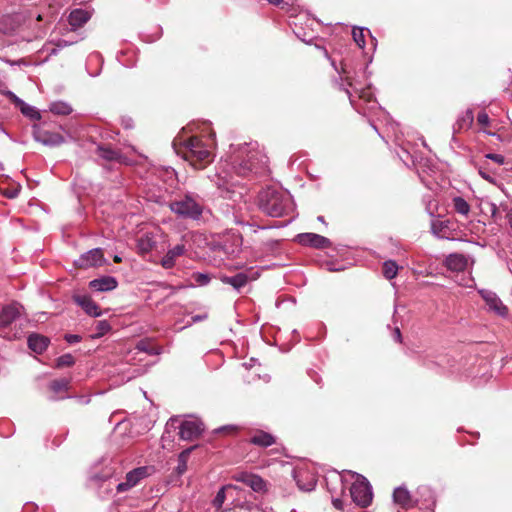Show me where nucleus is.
<instances>
[{
	"label": "nucleus",
	"instance_id": "28",
	"mask_svg": "<svg viewBox=\"0 0 512 512\" xmlns=\"http://www.w3.org/2000/svg\"><path fill=\"white\" fill-rule=\"evenodd\" d=\"M453 207L458 214L463 215L465 217H467L470 212L469 203L463 197L460 196L453 198Z\"/></svg>",
	"mask_w": 512,
	"mask_h": 512
},
{
	"label": "nucleus",
	"instance_id": "51",
	"mask_svg": "<svg viewBox=\"0 0 512 512\" xmlns=\"http://www.w3.org/2000/svg\"><path fill=\"white\" fill-rule=\"evenodd\" d=\"M233 240H234V242H235L237 245H241V244H242V238H241V236H239V235L234 236V237H233Z\"/></svg>",
	"mask_w": 512,
	"mask_h": 512
},
{
	"label": "nucleus",
	"instance_id": "45",
	"mask_svg": "<svg viewBox=\"0 0 512 512\" xmlns=\"http://www.w3.org/2000/svg\"><path fill=\"white\" fill-rule=\"evenodd\" d=\"M224 500V490H220L217 495H216V498H215V501L219 504H221Z\"/></svg>",
	"mask_w": 512,
	"mask_h": 512
},
{
	"label": "nucleus",
	"instance_id": "36",
	"mask_svg": "<svg viewBox=\"0 0 512 512\" xmlns=\"http://www.w3.org/2000/svg\"><path fill=\"white\" fill-rule=\"evenodd\" d=\"M192 279L194 280L195 284L199 285V286L208 285L211 280V278L208 274L200 273V272L193 273Z\"/></svg>",
	"mask_w": 512,
	"mask_h": 512
},
{
	"label": "nucleus",
	"instance_id": "39",
	"mask_svg": "<svg viewBox=\"0 0 512 512\" xmlns=\"http://www.w3.org/2000/svg\"><path fill=\"white\" fill-rule=\"evenodd\" d=\"M75 360L71 354H64L57 359L58 367H69L74 364Z\"/></svg>",
	"mask_w": 512,
	"mask_h": 512
},
{
	"label": "nucleus",
	"instance_id": "57",
	"mask_svg": "<svg viewBox=\"0 0 512 512\" xmlns=\"http://www.w3.org/2000/svg\"><path fill=\"white\" fill-rule=\"evenodd\" d=\"M345 79H346V81L348 82V85H349V86H352V83L348 80V77H346Z\"/></svg>",
	"mask_w": 512,
	"mask_h": 512
},
{
	"label": "nucleus",
	"instance_id": "22",
	"mask_svg": "<svg viewBox=\"0 0 512 512\" xmlns=\"http://www.w3.org/2000/svg\"><path fill=\"white\" fill-rule=\"evenodd\" d=\"M393 500L402 508L408 509L414 506V501L409 491L404 487H397L393 492Z\"/></svg>",
	"mask_w": 512,
	"mask_h": 512
},
{
	"label": "nucleus",
	"instance_id": "6",
	"mask_svg": "<svg viewBox=\"0 0 512 512\" xmlns=\"http://www.w3.org/2000/svg\"><path fill=\"white\" fill-rule=\"evenodd\" d=\"M148 470V467H138L128 472L126 474L125 481L120 482L117 485V492L122 493L135 487L140 480L146 478L149 475Z\"/></svg>",
	"mask_w": 512,
	"mask_h": 512
},
{
	"label": "nucleus",
	"instance_id": "25",
	"mask_svg": "<svg viewBox=\"0 0 512 512\" xmlns=\"http://www.w3.org/2000/svg\"><path fill=\"white\" fill-rule=\"evenodd\" d=\"M97 152H98V155L102 159H105L107 161H117V162L122 161V155L118 151H116L110 147L99 146L97 148Z\"/></svg>",
	"mask_w": 512,
	"mask_h": 512
},
{
	"label": "nucleus",
	"instance_id": "1",
	"mask_svg": "<svg viewBox=\"0 0 512 512\" xmlns=\"http://www.w3.org/2000/svg\"><path fill=\"white\" fill-rule=\"evenodd\" d=\"M214 133L204 140L203 137L191 136L188 139L177 137L173 146L178 155L197 169H203L213 160L212 149L214 146Z\"/></svg>",
	"mask_w": 512,
	"mask_h": 512
},
{
	"label": "nucleus",
	"instance_id": "56",
	"mask_svg": "<svg viewBox=\"0 0 512 512\" xmlns=\"http://www.w3.org/2000/svg\"><path fill=\"white\" fill-rule=\"evenodd\" d=\"M317 219H318L320 222H323V223L325 222V221H324V217H323V216H318V218H317Z\"/></svg>",
	"mask_w": 512,
	"mask_h": 512
},
{
	"label": "nucleus",
	"instance_id": "42",
	"mask_svg": "<svg viewBox=\"0 0 512 512\" xmlns=\"http://www.w3.org/2000/svg\"><path fill=\"white\" fill-rule=\"evenodd\" d=\"M5 95H7L9 99L12 100V102L15 103L18 107H20L24 102L11 91H7Z\"/></svg>",
	"mask_w": 512,
	"mask_h": 512
},
{
	"label": "nucleus",
	"instance_id": "48",
	"mask_svg": "<svg viewBox=\"0 0 512 512\" xmlns=\"http://www.w3.org/2000/svg\"><path fill=\"white\" fill-rule=\"evenodd\" d=\"M490 211H491L492 217L496 218V215H497V212H498V207L496 206V204H494V203L490 204Z\"/></svg>",
	"mask_w": 512,
	"mask_h": 512
},
{
	"label": "nucleus",
	"instance_id": "32",
	"mask_svg": "<svg viewBox=\"0 0 512 512\" xmlns=\"http://www.w3.org/2000/svg\"><path fill=\"white\" fill-rule=\"evenodd\" d=\"M69 380L67 379H59V380H54L50 383V389L58 394V393H61L63 391H67L68 388H69Z\"/></svg>",
	"mask_w": 512,
	"mask_h": 512
},
{
	"label": "nucleus",
	"instance_id": "13",
	"mask_svg": "<svg viewBox=\"0 0 512 512\" xmlns=\"http://www.w3.org/2000/svg\"><path fill=\"white\" fill-rule=\"evenodd\" d=\"M22 306L18 303H11L4 306L0 311V328L8 327L16 320L21 313Z\"/></svg>",
	"mask_w": 512,
	"mask_h": 512
},
{
	"label": "nucleus",
	"instance_id": "33",
	"mask_svg": "<svg viewBox=\"0 0 512 512\" xmlns=\"http://www.w3.org/2000/svg\"><path fill=\"white\" fill-rule=\"evenodd\" d=\"M19 108L25 116H28L32 120H39L41 118L39 111L25 102H23Z\"/></svg>",
	"mask_w": 512,
	"mask_h": 512
},
{
	"label": "nucleus",
	"instance_id": "24",
	"mask_svg": "<svg viewBox=\"0 0 512 512\" xmlns=\"http://www.w3.org/2000/svg\"><path fill=\"white\" fill-rule=\"evenodd\" d=\"M250 443L260 447H269L275 443V437L268 432L257 430L251 435Z\"/></svg>",
	"mask_w": 512,
	"mask_h": 512
},
{
	"label": "nucleus",
	"instance_id": "8",
	"mask_svg": "<svg viewBox=\"0 0 512 512\" xmlns=\"http://www.w3.org/2000/svg\"><path fill=\"white\" fill-rule=\"evenodd\" d=\"M33 137L37 142L47 146H58L64 142L61 134L45 130L39 125L33 126Z\"/></svg>",
	"mask_w": 512,
	"mask_h": 512
},
{
	"label": "nucleus",
	"instance_id": "37",
	"mask_svg": "<svg viewBox=\"0 0 512 512\" xmlns=\"http://www.w3.org/2000/svg\"><path fill=\"white\" fill-rule=\"evenodd\" d=\"M483 160L490 161L492 164H495L498 167H501L503 164H505V157L501 154L496 153L486 154Z\"/></svg>",
	"mask_w": 512,
	"mask_h": 512
},
{
	"label": "nucleus",
	"instance_id": "49",
	"mask_svg": "<svg viewBox=\"0 0 512 512\" xmlns=\"http://www.w3.org/2000/svg\"><path fill=\"white\" fill-rule=\"evenodd\" d=\"M506 218H507L509 226L512 230V208L507 210Z\"/></svg>",
	"mask_w": 512,
	"mask_h": 512
},
{
	"label": "nucleus",
	"instance_id": "46",
	"mask_svg": "<svg viewBox=\"0 0 512 512\" xmlns=\"http://www.w3.org/2000/svg\"><path fill=\"white\" fill-rule=\"evenodd\" d=\"M206 318H207L206 314H204V315H195V316L192 317V323L203 321Z\"/></svg>",
	"mask_w": 512,
	"mask_h": 512
},
{
	"label": "nucleus",
	"instance_id": "43",
	"mask_svg": "<svg viewBox=\"0 0 512 512\" xmlns=\"http://www.w3.org/2000/svg\"><path fill=\"white\" fill-rule=\"evenodd\" d=\"M65 340L69 344H74V343L80 342L81 341V337L79 335H76V334H67V335H65Z\"/></svg>",
	"mask_w": 512,
	"mask_h": 512
},
{
	"label": "nucleus",
	"instance_id": "10",
	"mask_svg": "<svg viewBox=\"0 0 512 512\" xmlns=\"http://www.w3.org/2000/svg\"><path fill=\"white\" fill-rule=\"evenodd\" d=\"M259 277L257 271L249 270L237 273L234 276H222L221 281L225 284L231 285L235 290L239 291L249 281L256 280Z\"/></svg>",
	"mask_w": 512,
	"mask_h": 512
},
{
	"label": "nucleus",
	"instance_id": "4",
	"mask_svg": "<svg viewBox=\"0 0 512 512\" xmlns=\"http://www.w3.org/2000/svg\"><path fill=\"white\" fill-rule=\"evenodd\" d=\"M235 171L240 176L265 175L268 172V158L258 149L257 146H252L247 154V159H242Z\"/></svg>",
	"mask_w": 512,
	"mask_h": 512
},
{
	"label": "nucleus",
	"instance_id": "38",
	"mask_svg": "<svg viewBox=\"0 0 512 512\" xmlns=\"http://www.w3.org/2000/svg\"><path fill=\"white\" fill-rule=\"evenodd\" d=\"M111 329V326L108 321L101 320L96 323V333L94 337H101L105 335L109 330Z\"/></svg>",
	"mask_w": 512,
	"mask_h": 512
},
{
	"label": "nucleus",
	"instance_id": "35",
	"mask_svg": "<svg viewBox=\"0 0 512 512\" xmlns=\"http://www.w3.org/2000/svg\"><path fill=\"white\" fill-rule=\"evenodd\" d=\"M365 30L363 28H353L352 36L356 44L360 48H364L365 46Z\"/></svg>",
	"mask_w": 512,
	"mask_h": 512
},
{
	"label": "nucleus",
	"instance_id": "9",
	"mask_svg": "<svg viewBox=\"0 0 512 512\" xmlns=\"http://www.w3.org/2000/svg\"><path fill=\"white\" fill-rule=\"evenodd\" d=\"M105 262L103 252L100 248L91 249L82 254L75 265L79 268L87 269L90 267L101 266Z\"/></svg>",
	"mask_w": 512,
	"mask_h": 512
},
{
	"label": "nucleus",
	"instance_id": "14",
	"mask_svg": "<svg viewBox=\"0 0 512 512\" xmlns=\"http://www.w3.org/2000/svg\"><path fill=\"white\" fill-rule=\"evenodd\" d=\"M299 242L313 248L323 249L331 246L328 238L315 233H303L298 235Z\"/></svg>",
	"mask_w": 512,
	"mask_h": 512
},
{
	"label": "nucleus",
	"instance_id": "34",
	"mask_svg": "<svg viewBox=\"0 0 512 512\" xmlns=\"http://www.w3.org/2000/svg\"><path fill=\"white\" fill-rule=\"evenodd\" d=\"M154 242L149 237H142L138 240V248L142 253H148L154 247Z\"/></svg>",
	"mask_w": 512,
	"mask_h": 512
},
{
	"label": "nucleus",
	"instance_id": "18",
	"mask_svg": "<svg viewBox=\"0 0 512 512\" xmlns=\"http://www.w3.org/2000/svg\"><path fill=\"white\" fill-rule=\"evenodd\" d=\"M75 302L90 316L98 317L101 315L99 306L87 295H78L74 297Z\"/></svg>",
	"mask_w": 512,
	"mask_h": 512
},
{
	"label": "nucleus",
	"instance_id": "55",
	"mask_svg": "<svg viewBox=\"0 0 512 512\" xmlns=\"http://www.w3.org/2000/svg\"><path fill=\"white\" fill-rule=\"evenodd\" d=\"M114 261L118 263V262H120V261H121V258H120L119 256H115V257H114Z\"/></svg>",
	"mask_w": 512,
	"mask_h": 512
},
{
	"label": "nucleus",
	"instance_id": "26",
	"mask_svg": "<svg viewBox=\"0 0 512 512\" xmlns=\"http://www.w3.org/2000/svg\"><path fill=\"white\" fill-rule=\"evenodd\" d=\"M243 481L256 492L265 490L266 483L260 476L253 474L245 475Z\"/></svg>",
	"mask_w": 512,
	"mask_h": 512
},
{
	"label": "nucleus",
	"instance_id": "27",
	"mask_svg": "<svg viewBox=\"0 0 512 512\" xmlns=\"http://www.w3.org/2000/svg\"><path fill=\"white\" fill-rule=\"evenodd\" d=\"M49 110L56 115H69L73 109L72 107L63 101H56L50 104Z\"/></svg>",
	"mask_w": 512,
	"mask_h": 512
},
{
	"label": "nucleus",
	"instance_id": "52",
	"mask_svg": "<svg viewBox=\"0 0 512 512\" xmlns=\"http://www.w3.org/2000/svg\"><path fill=\"white\" fill-rule=\"evenodd\" d=\"M168 287H169V288L171 289V291L174 293V292H176V291L180 290L183 286H168Z\"/></svg>",
	"mask_w": 512,
	"mask_h": 512
},
{
	"label": "nucleus",
	"instance_id": "21",
	"mask_svg": "<svg viewBox=\"0 0 512 512\" xmlns=\"http://www.w3.org/2000/svg\"><path fill=\"white\" fill-rule=\"evenodd\" d=\"M451 222L449 220H433L431 223L432 233L441 239L451 238Z\"/></svg>",
	"mask_w": 512,
	"mask_h": 512
},
{
	"label": "nucleus",
	"instance_id": "3",
	"mask_svg": "<svg viewBox=\"0 0 512 512\" xmlns=\"http://www.w3.org/2000/svg\"><path fill=\"white\" fill-rule=\"evenodd\" d=\"M169 208L180 217L197 220L203 213L204 204L200 196L187 193L183 197L171 201Z\"/></svg>",
	"mask_w": 512,
	"mask_h": 512
},
{
	"label": "nucleus",
	"instance_id": "5",
	"mask_svg": "<svg viewBox=\"0 0 512 512\" xmlns=\"http://www.w3.org/2000/svg\"><path fill=\"white\" fill-rule=\"evenodd\" d=\"M355 481L350 488L353 502L360 507H367L372 501V489L367 479L359 474L353 473Z\"/></svg>",
	"mask_w": 512,
	"mask_h": 512
},
{
	"label": "nucleus",
	"instance_id": "40",
	"mask_svg": "<svg viewBox=\"0 0 512 512\" xmlns=\"http://www.w3.org/2000/svg\"><path fill=\"white\" fill-rule=\"evenodd\" d=\"M190 452L191 449H186L180 454L179 459L181 464L178 467L180 473H183L186 469L185 459L189 456Z\"/></svg>",
	"mask_w": 512,
	"mask_h": 512
},
{
	"label": "nucleus",
	"instance_id": "17",
	"mask_svg": "<svg viewBox=\"0 0 512 512\" xmlns=\"http://www.w3.org/2000/svg\"><path fill=\"white\" fill-rule=\"evenodd\" d=\"M444 264L448 270L460 272L466 269L468 260L463 254L452 253L445 258Z\"/></svg>",
	"mask_w": 512,
	"mask_h": 512
},
{
	"label": "nucleus",
	"instance_id": "15",
	"mask_svg": "<svg viewBox=\"0 0 512 512\" xmlns=\"http://www.w3.org/2000/svg\"><path fill=\"white\" fill-rule=\"evenodd\" d=\"M118 285L115 277L102 276L98 279L90 281L89 287L97 292H106L114 290Z\"/></svg>",
	"mask_w": 512,
	"mask_h": 512
},
{
	"label": "nucleus",
	"instance_id": "11",
	"mask_svg": "<svg viewBox=\"0 0 512 512\" xmlns=\"http://www.w3.org/2000/svg\"><path fill=\"white\" fill-rule=\"evenodd\" d=\"M479 175L491 184L496 185L500 176V167L487 160H480L475 163Z\"/></svg>",
	"mask_w": 512,
	"mask_h": 512
},
{
	"label": "nucleus",
	"instance_id": "2",
	"mask_svg": "<svg viewBox=\"0 0 512 512\" xmlns=\"http://www.w3.org/2000/svg\"><path fill=\"white\" fill-rule=\"evenodd\" d=\"M259 206L271 217H283L294 211L291 195L274 188H267L260 193Z\"/></svg>",
	"mask_w": 512,
	"mask_h": 512
},
{
	"label": "nucleus",
	"instance_id": "29",
	"mask_svg": "<svg viewBox=\"0 0 512 512\" xmlns=\"http://www.w3.org/2000/svg\"><path fill=\"white\" fill-rule=\"evenodd\" d=\"M399 266L393 260H387L383 263L382 272L386 279L391 280L396 277Z\"/></svg>",
	"mask_w": 512,
	"mask_h": 512
},
{
	"label": "nucleus",
	"instance_id": "54",
	"mask_svg": "<svg viewBox=\"0 0 512 512\" xmlns=\"http://www.w3.org/2000/svg\"><path fill=\"white\" fill-rule=\"evenodd\" d=\"M67 45H68V43L64 40L60 41L58 44L59 47H63V46H67Z\"/></svg>",
	"mask_w": 512,
	"mask_h": 512
},
{
	"label": "nucleus",
	"instance_id": "19",
	"mask_svg": "<svg viewBox=\"0 0 512 512\" xmlns=\"http://www.w3.org/2000/svg\"><path fill=\"white\" fill-rule=\"evenodd\" d=\"M18 16L7 14L0 18V32L6 35L13 34L20 26Z\"/></svg>",
	"mask_w": 512,
	"mask_h": 512
},
{
	"label": "nucleus",
	"instance_id": "50",
	"mask_svg": "<svg viewBox=\"0 0 512 512\" xmlns=\"http://www.w3.org/2000/svg\"><path fill=\"white\" fill-rule=\"evenodd\" d=\"M252 146H257V144H249V145L245 144V151H242V154H245V152H246V155H247V154H248L249 149H250ZM244 159H247V156H246Z\"/></svg>",
	"mask_w": 512,
	"mask_h": 512
},
{
	"label": "nucleus",
	"instance_id": "59",
	"mask_svg": "<svg viewBox=\"0 0 512 512\" xmlns=\"http://www.w3.org/2000/svg\"><path fill=\"white\" fill-rule=\"evenodd\" d=\"M15 195H16V194H11V195H9V197H10V198H13V197H15Z\"/></svg>",
	"mask_w": 512,
	"mask_h": 512
},
{
	"label": "nucleus",
	"instance_id": "20",
	"mask_svg": "<svg viewBox=\"0 0 512 512\" xmlns=\"http://www.w3.org/2000/svg\"><path fill=\"white\" fill-rule=\"evenodd\" d=\"M91 18V14L84 9H75L70 12L68 22L73 30L82 27Z\"/></svg>",
	"mask_w": 512,
	"mask_h": 512
},
{
	"label": "nucleus",
	"instance_id": "12",
	"mask_svg": "<svg viewBox=\"0 0 512 512\" xmlns=\"http://www.w3.org/2000/svg\"><path fill=\"white\" fill-rule=\"evenodd\" d=\"M478 292L491 311L502 317L507 315V307L495 292L486 289H480Z\"/></svg>",
	"mask_w": 512,
	"mask_h": 512
},
{
	"label": "nucleus",
	"instance_id": "16",
	"mask_svg": "<svg viewBox=\"0 0 512 512\" xmlns=\"http://www.w3.org/2000/svg\"><path fill=\"white\" fill-rule=\"evenodd\" d=\"M185 251L186 248L184 244H177L170 248L161 260L162 267L165 269L172 268L175 265L177 258L182 256Z\"/></svg>",
	"mask_w": 512,
	"mask_h": 512
},
{
	"label": "nucleus",
	"instance_id": "47",
	"mask_svg": "<svg viewBox=\"0 0 512 512\" xmlns=\"http://www.w3.org/2000/svg\"><path fill=\"white\" fill-rule=\"evenodd\" d=\"M393 336H394V339H395L397 342H401V340H402V336H401V332H400V329H399V328H396V329L394 330Z\"/></svg>",
	"mask_w": 512,
	"mask_h": 512
},
{
	"label": "nucleus",
	"instance_id": "30",
	"mask_svg": "<svg viewBox=\"0 0 512 512\" xmlns=\"http://www.w3.org/2000/svg\"><path fill=\"white\" fill-rule=\"evenodd\" d=\"M472 122H473L472 112L466 111V113L457 120L454 129L458 130V131H461L463 129H468L470 127V125L472 124Z\"/></svg>",
	"mask_w": 512,
	"mask_h": 512
},
{
	"label": "nucleus",
	"instance_id": "23",
	"mask_svg": "<svg viewBox=\"0 0 512 512\" xmlns=\"http://www.w3.org/2000/svg\"><path fill=\"white\" fill-rule=\"evenodd\" d=\"M28 347L35 353L41 354L43 353L49 344V339L40 334H31L28 337Z\"/></svg>",
	"mask_w": 512,
	"mask_h": 512
},
{
	"label": "nucleus",
	"instance_id": "31",
	"mask_svg": "<svg viewBox=\"0 0 512 512\" xmlns=\"http://www.w3.org/2000/svg\"><path fill=\"white\" fill-rule=\"evenodd\" d=\"M304 474L305 473H303V472H298L295 474V479H296L297 485L303 491H311L315 488L316 481L314 478L311 477L305 484H302L301 477H303Z\"/></svg>",
	"mask_w": 512,
	"mask_h": 512
},
{
	"label": "nucleus",
	"instance_id": "58",
	"mask_svg": "<svg viewBox=\"0 0 512 512\" xmlns=\"http://www.w3.org/2000/svg\"><path fill=\"white\" fill-rule=\"evenodd\" d=\"M37 20H38V21H41V20H42V16H41V15H38V16H37Z\"/></svg>",
	"mask_w": 512,
	"mask_h": 512
},
{
	"label": "nucleus",
	"instance_id": "7",
	"mask_svg": "<svg viewBox=\"0 0 512 512\" xmlns=\"http://www.w3.org/2000/svg\"><path fill=\"white\" fill-rule=\"evenodd\" d=\"M203 431L204 425L198 419L185 420L179 426V436L182 440H194Z\"/></svg>",
	"mask_w": 512,
	"mask_h": 512
},
{
	"label": "nucleus",
	"instance_id": "41",
	"mask_svg": "<svg viewBox=\"0 0 512 512\" xmlns=\"http://www.w3.org/2000/svg\"><path fill=\"white\" fill-rule=\"evenodd\" d=\"M477 121L480 125L486 126L489 124V116L486 112H480L477 116Z\"/></svg>",
	"mask_w": 512,
	"mask_h": 512
},
{
	"label": "nucleus",
	"instance_id": "44",
	"mask_svg": "<svg viewBox=\"0 0 512 512\" xmlns=\"http://www.w3.org/2000/svg\"><path fill=\"white\" fill-rule=\"evenodd\" d=\"M332 503H333V506L336 509H338V510H342L343 509V502H342L341 499L335 498V499H333Z\"/></svg>",
	"mask_w": 512,
	"mask_h": 512
},
{
	"label": "nucleus",
	"instance_id": "53",
	"mask_svg": "<svg viewBox=\"0 0 512 512\" xmlns=\"http://www.w3.org/2000/svg\"><path fill=\"white\" fill-rule=\"evenodd\" d=\"M269 3L271 4H274V5H279L280 3H282L283 0H267Z\"/></svg>",
	"mask_w": 512,
	"mask_h": 512
}]
</instances>
